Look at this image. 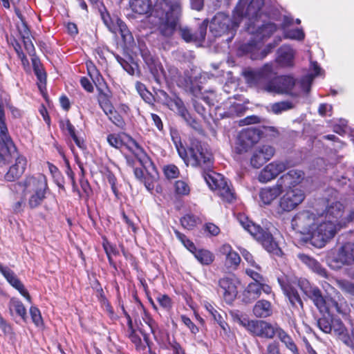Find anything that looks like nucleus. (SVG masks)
Wrapping results in <instances>:
<instances>
[{
    "instance_id": "f257e3e1",
    "label": "nucleus",
    "mask_w": 354,
    "mask_h": 354,
    "mask_svg": "<svg viewBox=\"0 0 354 354\" xmlns=\"http://www.w3.org/2000/svg\"><path fill=\"white\" fill-rule=\"evenodd\" d=\"M152 15L158 19L157 28L159 33L166 38L173 36L182 15L180 0H162L156 3Z\"/></svg>"
},
{
    "instance_id": "f03ea898",
    "label": "nucleus",
    "mask_w": 354,
    "mask_h": 354,
    "mask_svg": "<svg viewBox=\"0 0 354 354\" xmlns=\"http://www.w3.org/2000/svg\"><path fill=\"white\" fill-rule=\"evenodd\" d=\"M188 153L187 164L192 167L200 169L204 179L205 175L214 172L212 170L214 157L207 144L193 139L191 140Z\"/></svg>"
},
{
    "instance_id": "7ed1b4c3",
    "label": "nucleus",
    "mask_w": 354,
    "mask_h": 354,
    "mask_svg": "<svg viewBox=\"0 0 354 354\" xmlns=\"http://www.w3.org/2000/svg\"><path fill=\"white\" fill-rule=\"evenodd\" d=\"M239 220L242 227L259 241L266 251L278 257L282 255V250L268 229H263L244 216H241Z\"/></svg>"
},
{
    "instance_id": "20e7f679",
    "label": "nucleus",
    "mask_w": 354,
    "mask_h": 354,
    "mask_svg": "<svg viewBox=\"0 0 354 354\" xmlns=\"http://www.w3.org/2000/svg\"><path fill=\"white\" fill-rule=\"evenodd\" d=\"M241 21V17H231L224 12L216 13L209 24V31L215 37L230 35L226 41L230 42L234 37Z\"/></svg>"
},
{
    "instance_id": "39448f33",
    "label": "nucleus",
    "mask_w": 354,
    "mask_h": 354,
    "mask_svg": "<svg viewBox=\"0 0 354 354\" xmlns=\"http://www.w3.org/2000/svg\"><path fill=\"white\" fill-rule=\"evenodd\" d=\"M340 228L336 223L324 220L317 224L311 232L310 242L313 246L322 248L335 236Z\"/></svg>"
},
{
    "instance_id": "423d86ee",
    "label": "nucleus",
    "mask_w": 354,
    "mask_h": 354,
    "mask_svg": "<svg viewBox=\"0 0 354 354\" xmlns=\"http://www.w3.org/2000/svg\"><path fill=\"white\" fill-rule=\"evenodd\" d=\"M204 180L211 189L217 192L223 201L230 203L235 199L233 189L221 174L212 172L205 175Z\"/></svg>"
},
{
    "instance_id": "0eeeda50",
    "label": "nucleus",
    "mask_w": 354,
    "mask_h": 354,
    "mask_svg": "<svg viewBox=\"0 0 354 354\" xmlns=\"http://www.w3.org/2000/svg\"><path fill=\"white\" fill-rule=\"evenodd\" d=\"M275 73L272 63H266L259 68L245 71L244 75L248 84L261 87L266 91Z\"/></svg>"
},
{
    "instance_id": "6e6552de",
    "label": "nucleus",
    "mask_w": 354,
    "mask_h": 354,
    "mask_svg": "<svg viewBox=\"0 0 354 354\" xmlns=\"http://www.w3.org/2000/svg\"><path fill=\"white\" fill-rule=\"evenodd\" d=\"M262 131L256 127H248L243 129L237 135L234 151L237 154H243L248 152L261 136Z\"/></svg>"
},
{
    "instance_id": "1a4fd4ad",
    "label": "nucleus",
    "mask_w": 354,
    "mask_h": 354,
    "mask_svg": "<svg viewBox=\"0 0 354 354\" xmlns=\"http://www.w3.org/2000/svg\"><path fill=\"white\" fill-rule=\"evenodd\" d=\"M277 26L272 22H266L261 25L259 20L248 22L246 30L253 36L250 41L263 42L269 39L276 31Z\"/></svg>"
},
{
    "instance_id": "9d476101",
    "label": "nucleus",
    "mask_w": 354,
    "mask_h": 354,
    "mask_svg": "<svg viewBox=\"0 0 354 354\" xmlns=\"http://www.w3.org/2000/svg\"><path fill=\"white\" fill-rule=\"evenodd\" d=\"M304 198L305 194L303 190L298 188L288 189L279 201L278 213L283 214L293 210Z\"/></svg>"
},
{
    "instance_id": "9b49d317",
    "label": "nucleus",
    "mask_w": 354,
    "mask_h": 354,
    "mask_svg": "<svg viewBox=\"0 0 354 354\" xmlns=\"http://www.w3.org/2000/svg\"><path fill=\"white\" fill-rule=\"evenodd\" d=\"M297 286L313 301L315 306L321 313L326 311L327 298L324 297L322 291L318 287L312 286L307 279L301 278L298 279Z\"/></svg>"
},
{
    "instance_id": "f8f14e48",
    "label": "nucleus",
    "mask_w": 354,
    "mask_h": 354,
    "mask_svg": "<svg viewBox=\"0 0 354 354\" xmlns=\"http://www.w3.org/2000/svg\"><path fill=\"white\" fill-rule=\"evenodd\" d=\"M277 281L290 305L295 308H298L299 307L302 308V300L295 287V285H297L298 279L297 281H292L286 275L283 274L278 277Z\"/></svg>"
},
{
    "instance_id": "ddd939ff",
    "label": "nucleus",
    "mask_w": 354,
    "mask_h": 354,
    "mask_svg": "<svg viewBox=\"0 0 354 354\" xmlns=\"http://www.w3.org/2000/svg\"><path fill=\"white\" fill-rule=\"evenodd\" d=\"M0 166L9 163L18 155L17 148L8 134V129H0Z\"/></svg>"
},
{
    "instance_id": "4468645a",
    "label": "nucleus",
    "mask_w": 354,
    "mask_h": 354,
    "mask_svg": "<svg viewBox=\"0 0 354 354\" xmlns=\"http://www.w3.org/2000/svg\"><path fill=\"white\" fill-rule=\"evenodd\" d=\"M22 188L24 194H30L39 189H48L46 178L41 174L27 176L24 180L15 185Z\"/></svg>"
},
{
    "instance_id": "2eb2a0df",
    "label": "nucleus",
    "mask_w": 354,
    "mask_h": 354,
    "mask_svg": "<svg viewBox=\"0 0 354 354\" xmlns=\"http://www.w3.org/2000/svg\"><path fill=\"white\" fill-rule=\"evenodd\" d=\"M295 85V79L289 75H277L275 73L272 81L267 86L266 91L275 93H288Z\"/></svg>"
},
{
    "instance_id": "dca6fc26",
    "label": "nucleus",
    "mask_w": 354,
    "mask_h": 354,
    "mask_svg": "<svg viewBox=\"0 0 354 354\" xmlns=\"http://www.w3.org/2000/svg\"><path fill=\"white\" fill-rule=\"evenodd\" d=\"M262 42H254L249 41L245 44H243L240 46V50L243 53L250 54V58L253 60L263 59L268 54L272 52L276 48L274 44L271 42L268 44L263 49H261V44Z\"/></svg>"
},
{
    "instance_id": "f3484780",
    "label": "nucleus",
    "mask_w": 354,
    "mask_h": 354,
    "mask_svg": "<svg viewBox=\"0 0 354 354\" xmlns=\"http://www.w3.org/2000/svg\"><path fill=\"white\" fill-rule=\"evenodd\" d=\"M262 292L268 295L272 292V288L263 283H250L243 292L242 301L246 304H251L261 296Z\"/></svg>"
},
{
    "instance_id": "a211bd4d",
    "label": "nucleus",
    "mask_w": 354,
    "mask_h": 354,
    "mask_svg": "<svg viewBox=\"0 0 354 354\" xmlns=\"http://www.w3.org/2000/svg\"><path fill=\"white\" fill-rule=\"evenodd\" d=\"M156 96L160 103L166 106L170 110L176 111L178 115L181 111L187 109L183 101L176 93L169 95L164 90H158Z\"/></svg>"
},
{
    "instance_id": "6ab92c4d",
    "label": "nucleus",
    "mask_w": 354,
    "mask_h": 354,
    "mask_svg": "<svg viewBox=\"0 0 354 354\" xmlns=\"http://www.w3.org/2000/svg\"><path fill=\"white\" fill-rule=\"evenodd\" d=\"M279 328L277 324L272 325L266 321L255 320L250 327V334L261 338L272 339L277 335Z\"/></svg>"
},
{
    "instance_id": "aec40b11",
    "label": "nucleus",
    "mask_w": 354,
    "mask_h": 354,
    "mask_svg": "<svg viewBox=\"0 0 354 354\" xmlns=\"http://www.w3.org/2000/svg\"><path fill=\"white\" fill-rule=\"evenodd\" d=\"M287 169V165L282 161H273L267 165L259 173L258 180L261 183H268L274 179Z\"/></svg>"
},
{
    "instance_id": "412c9836",
    "label": "nucleus",
    "mask_w": 354,
    "mask_h": 354,
    "mask_svg": "<svg viewBox=\"0 0 354 354\" xmlns=\"http://www.w3.org/2000/svg\"><path fill=\"white\" fill-rule=\"evenodd\" d=\"M275 149L270 145H262L253 152L250 158L251 165L254 168L261 167L274 155Z\"/></svg>"
},
{
    "instance_id": "4be33fe9",
    "label": "nucleus",
    "mask_w": 354,
    "mask_h": 354,
    "mask_svg": "<svg viewBox=\"0 0 354 354\" xmlns=\"http://www.w3.org/2000/svg\"><path fill=\"white\" fill-rule=\"evenodd\" d=\"M0 272L14 288L17 290L22 296L30 302L31 297L28 292L25 288L22 282L17 277L16 274L10 268L0 263Z\"/></svg>"
},
{
    "instance_id": "5701e85b",
    "label": "nucleus",
    "mask_w": 354,
    "mask_h": 354,
    "mask_svg": "<svg viewBox=\"0 0 354 354\" xmlns=\"http://www.w3.org/2000/svg\"><path fill=\"white\" fill-rule=\"evenodd\" d=\"M315 215L309 211H304L295 215L292 223L304 232L311 235V232L315 227Z\"/></svg>"
},
{
    "instance_id": "b1692460",
    "label": "nucleus",
    "mask_w": 354,
    "mask_h": 354,
    "mask_svg": "<svg viewBox=\"0 0 354 354\" xmlns=\"http://www.w3.org/2000/svg\"><path fill=\"white\" fill-rule=\"evenodd\" d=\"M304 174L302 171L298 169H292L281 176L278 180L277 183L281 185V189H292L299 185L304 179Z\"/></svg>"
},
{
    "instance_id": "393cba45",
    "label": "nucleus",
    "mask_w": 354,
    "mask_h": 354,
    "mask_svg": "<svg viewBox=\"0 0 354 354\" xmlns=\"http://www.w3.org/2000/svg\"><path fill=\"white\" fill-rule=\"evenodd\" d=\"M15 163L12 165L4 176L6 181L13 182L18 179L24 172L26 167V159L21 156H16Z\"/></svg>"
},
{
    "instance_id": "a878e982",
    "label": "nucleus",
    "mask_w": 354,
    "mask_h": 354,
    "mask_svg": "<svg viewBox=\"0 0 354 354\" xmlns=\"http://www.w3.org/2000/svg\"><path fill=\"white\" fill-rule=\"evenodd\" d=\"M141 55L145 63L148 66L150 73L153 77L157 80L160 77V75L163 73V68L161 64L147 49L142 50L141 51Z\"/></svg>"
},
{
    "instance_id": "bb28decb",
    "label": "nucleus",
    "mask_w": 354,
    "mask_h": 354,
    "mask_svg": "<svg viewBox=\"0 0 354 354\" xmlns=\"http://www.w3.org/2000/svg\"><path fill=\"white\" fill-rule=\"evenodd\" d=\"M333 261L337 263V267L342 265H349L354 262V250L349 243L344 244L338 250Z\"/></svg>"
},
{
    "instance_id": "cd10ccee",
    "label": "nucleus",
    "mask_w": 354,
    "mask_h": 354,
    "mask_svg": "<svg viewBox=\"0 0 354 354\" xmlns=\"http://www.w3.org/2000/svg\"><path fill=\"white\" fill-rule=\"evenodd\" d=\"M344 207L339 202H335L327 207L325 210L324 219L328 221H333L337 225L342 227V222L340 221L343 216Z\"/></svg>"
},
{
    "instance_id": "c85d7f7f",
    "label": "nucleus",
    "mask_w": 354,
    "mask_h": 354,
    "mask_svg": "<svg viewBox=\"0 0 354 354\" xmlns=\"http://www.w3.org/2000/svg\"><path fill=\"white\" fill-rule=\"evenodd\" d=\"M218 284L223 290V295L226 302H232L238 292L237 288L233 280L227 277L223 278L219 280Z\"/></svg>"
},
{
    "instance_id": "c756f323",
    "label": "nucleus",
    "mask_w": 354,
    "mask_h": 354,
    "mask_svg": "<svg viewBox=\"0 0 354 354\" xmlns=\"http://www.w3.org/2000/svg\"><path fill=\"white\" fill-rule=\"evenodd\" d=\"M295 52L292 48L283 45L277 50V62L283 67H292L294 65Z\"/></svg>"
},
{
    "instance_id": "7c9ffc66",
    "label": "nucleus",
    "mask_w": 354,
    "mask_h": 354,
    "mask_svg": "<svg viewBox=\"0 0 354 354\" xmlns=\"http://www.w3.org/2000/svg\"><path fill=\"white\" fill-rule=\"evenodd\" d=\"M283 192V190L281 189V185H279L277 182L276 184L272 187L262 188L259 192V197L265 205H270Z\"/></svg>"
},
{
    "instance_id": "2f4dec72",
    "label": "nucleus",
    "mask_w": 354,
    "mask_h": 354,
    "mask_svg": "<svg viewBox=\"0 0 354 354\" xmlns=\"http://www.w3.org/2000/svg\"><path fill=\"white\" fill-rule=\"evenodd\" d=\"M252 311L256 317L266 318L272 315V306L269 301L261 299L256 302Z\"/></svg>"
},
{
    "instance_id": "473e14b6",
    "label": "nucleus",
    "mask_w": 354,
    "mask_h": 354,
    "mask_svg": "<svg viewBox=\"0 0 354 354\" xmlns=\"http://www.w3.org/2000/svg\"><path fill=\"white\" fill-rule=\"evenodd\" d=\"M263 5L264 0L250 1L245 10V16L249 18V22L259 20Z\"/></svg>"
},
{
    "instance_id": "72a5a7b5",
    "label": "nucleus",
    "mask_w": 354,
    "mask_h": 354,
    "mask_svg": "<svg viewBox=\"0 0 354 354\" xmlns=\"http://www.w3.org/2000/svg\"><path fill=\"white\" fill-rule=\"evenodd\" d=\"M129 6L132 11L138 15H145L151 11V0H130Z\"/></svg>"
},
{
    "instance_id": "f704fd0d",
    "label": "nucleus",
    "mask_w": 354,
    "mask_h": 354,
    "mask_svg": "<svg viewBox=\"0 0 354 354\" xmlns=\"http://www.w3.org/2000/svg\"><path fill=\"white\" fill-rule=\"evenodd\" d=\"M117 31L118 30L124 43L126 45H131L134 43V39L131 32L128 29L126 24L120 18L116 17Z\"/></svg>"
},
{
    "instance_id": "c9c22d12",
    "label": "nucleus",
    "mask_w": 354,
    "mask_h": 354,
    "mask_svg": "<svg viewBox=\"0 0 354 354\" xmlns=\"http://www.w3.org/2000/svg\"><path fill=\"white\" fill-rule=\"evenodd\" d=\"M276 335H277L280 341L285 344L286 347L290 351L292 354L299 353L292 338L281 327L278 328Z\"/></svg>"
},
{
    "instance_id": "e433bc0d",
    "label": "nucleus",
    "mask_w": 354,
    "mask_h": 354,
    "mask_svg": "<svg viewBox=\"0 0 354 354\" xmlns=\"http://www.w3.org/2000/svg\"><path fill=\"white\" fill-rule=\"evenodd\" d=\"M8 309L11 315H13V311H15L23 320H26V309L20 300L11 298L8 303Z\"/></svg>"
},
{
    "instance_id": "4c0bfd02",
    "label": "nucleus",
    "mask_w": 354,
    "mask_h": 354,
    "mask_svg": "<svg viewBox=\"0 0 354 354\" xmlns=\"http://www.w3.org/2000/svg\"><path fill=\"white\" fill-rule=\"evenodd\" d=\"M109 120L120 129H125L126 122L122 116L115 109L114 106L104 113Z\"/></svg>"
},
{
    "instance_id": "58836bf2",
    "label": "nucleus",
    "mask_w": 354,
    "mask_h": 354,
    "mask_svg": "<svg viewBox=\"0 0 354 354\" xmlns=\"http://www.w3.org/2000/svg\"><path fill=\"white\" fill-rule=\"evenodd\" d=\"M31 57V62L35 75L41 83H45L46 80V73L44 71L40 59L35 55H32Z\"/></svg>"
},
{
    "instance_id": "ea45409f",
    "label": "nucleus",
    "mask_w": 354,
    "mask_h": 354,
    "mask_svg": "<svg viewBox=\"0 0 354 354\" xmlns=\"http://www.w3.org/2000/svg\"><path fill=\"white\" fill-rule=\"evenodd\" d=\"M98 91V96L97 101L100 106L105 113L109 109L112 108L113 104L111 102V94L110 91H107V92L104 91L102 88L97 86Z\"/></svg>"
},
{
    "instance_id": "a19ab883",
    "label": "nucleus",
    "mask_w": 354,
    "mask_h": 354,
    "mask_svg": "<svg viewBox=\"0 0 354 354\" xmlns=\"http://www.w3.org/2000/svg\"><path fill=\"white\" fill-rule=\"evenodd\" d=\"M193 254L198 261L203 265H209L214 260L213 253L207 250L197 249Z\"/></svg>"
},
{
    "instance_id": "79ce46f5",
    "label": "nucleus",
    "mask_w": 354,
    "mask_h": 354,
    "mask_svg": "<svg viewBox=\"0 0 354 354\" xmlns=\"http://www.w3.org/2000/svg\"><path fill=\"white\" fill-rule=\"evenodd\" d=\"M48 189L39 190L30 193L31 195L28 199V205L30 208L35 209L39 207L46 198V194Z\"/></svg>"
},
{
    "instance_id": "37998d69",
    "label": "nucleus",
    "mask_w": 354,
    "mask_h": 354,
    "mask_svg": "<svg viewBox=\"0 0 354 354\" xmlns=\"http://www.w3.org/2000/svg\"><path fill=\"white\" fill-rule=\"evenodd\" d=\"M131 146H130L129 149L132 151L140 163L149 158L143 148L133 138H131Z\"/></svg>"
},
{
    "instance_id": "c03bdc74",
    "label": "nucleus",
    "mask_w": 354,
    "mask_h": 354,
    "mask_svg": "<svg viewBox=\"0 0 354 354\" xmlns=\"http://www.w3.org/2000/svg\"><path fill=\"white\" fill-rule=\"evenodd\" d=\"M293 107L294 104L292 102L288 100L281 101L272 104L270 105V111L274 114L279 115L284 111L293 109Z\"/></svg>"
},
{
    "instance_id": "a18cd8bd",
    "label": "nucleus",
    "mask_w": 354,
    "mask_h": 354,
    "mask_svg": "<svg viewBox=\"0 0 354 354\" xmlns=\"http://www.w3.org/2000/svg\"><path fill=\"white\" fill-rule=\"evenodd\" d=\"M332 331L337 335L338 338L341 340V337L346 335L348 332L344 323L339 318L332 317V321H330Z\"/></svg>"
},
{
    "instance_id": "49530a36",
    "label": "nucleus",
    "mask_w": 354,
    "mask_h": 354,
    "mask_svg": "<svg viewBox=\"0 0 354 354\" xmlns=\"http://www.w3.org/2000/svg\"><path fill=\"white\" fill-rule=\"evenodd\" d=\"M181 225L188 230H193L199 223L200 219L198 217L192 214H187L180 218Z\"/></svg>"
},
{
    "instance_id": "de8ad7c7",
    "label": "nucleus",
    "mask_w": 354,
    "mask_h": 354,
    "mask_svg": "<svg viewBox=\"0 0 354 354\" xmlns=\"http://www.w3.org/2000/svg\"><path fill=\"white\" fill-rule=\"evenodd\" d=\"M140 165L145 169L148 176L152 179V180H156L158 178V172L157 169L149 157L142 162Z\"/></svg>"
},
{
    "instance_id": "09e8293b",
    "label": "nucleus",
    "mask_w": 354,
    "mask_h": 354,
    "mask_svg": "<svg viewBox=\"0 0 354 354\" xmlns=\"http://www.w3.org/2000/svg\"><path fill=\"white\" fill-rule=\"evenodd\" d=\"M179 116L182 118L184 120V121L187 123V124L191 127L192 129L197 131L201 129V126L199 122L196 118L192 117V115L189 112L187 109H186L183 111H181Z\"/></svg>"
},
{
    "instance_id": "8fccbe9b",
    "label": "nucleus",
    "mask_w": 354,
    "mask_h": 354,
    "mask_svg": "<svg viewBox=\"0 0 354 354\" xmlns=\"http://www.w3.org/2000/svg\"><path fill=\"white\" fill-rule=\"evenodd\" d=\"M8 93L0 87V129L6 130V125L4 122V106L8 102Z\"/></svg>"
},
{
    "instance_id": "3c124183",
    "label": "nucleus",
    "mask_w": 354,
    "mask_h": 354,
    "mask_svg": "<svg viewBox=\"0 0 354 354\" xmlns=\"http://www.w3.org/2000/svg\"><path fill=\"white\" fill-rule=\"evenodd\" d=\"M104 10H100L101 18L105 24V26L108 28V29L113 33L117 32V23L115 21L113 18L110 16V14L106 11V8H104Z\"/></svg>"
},
{
    "instance_id": "603ef678",
    "label": "nucleus",
    "mask_w": 354,
    "mask_h": 354,
    "mask_svg": "<svg viewBox=\"0 0 354 354\" xmlns=\"http://www.w3.org/2000/svg\"><path fill=\"white\" fill-rule=\"evenodd\" d=\"M326 310L324 311V313H328L330 314V311L336 312L339 314H344V310L343 308V304L342 303H339L335 299L330 297L327 298L326 301Z\"/></svg>"
},
{
    "instance_id": "864d4df0",
    "label": "nucleus",
    "mask_w": 354,
    "mask_h": 354,
    "mask_svg": "<svg viewBox=\"0 0 354 354\" xmlns=\"http://www.w3.org/2000/svg\"><path fill=\"white\" fill-rule=\"evenodd\" d=\"M136 88L145 102L149 104L152 103L153 96L151 93L147 89V87L144 84L137 82L136 84Z\"/></svg>"
},
{
    "instance_id": "5fc2aeb1",
    "label": "nucleus",
    "mask_w": 354,
    "mask_h": 354,
    "mask_svg": "<svg viewBox=\"0 0 354 354\" xmlns=\"http://www.w3.org/2000/svg\"><path fill=\"white\" fill-rule=\"evenodd\" d=\"M332 317L333 316H331L330 314H328V316L323 315L317 321V326L322 331L325 333H330L332 332L330 324Z\"/></svg>"
},
{
    "instance_id": "6e6d98bb",
    "label": "nucleus",
    "mask_w": 354,
    "mask_h": 354,
    "mask_svg": "<svg viewBox=\"0 0 354 354\" xmlns=\"http://www.w3.org/2000/svg\"><path fill=\"white\" fill-rule=\"evenodd\" d=\"M185 82L186 90L192 94L194 97L198 98V96L201 94L202 87L198 85L196 81H193L190 77H189L187 80H185Z\"/></svg>"
},
{
    "instance_id": "4d7b16f0",
    "label": "nucleus",
    "mask_w": 354,
    "mask_h": 354,
    "mask_svg": "<svg viewBox=\"0 0 354 354\" xmlns=\"http://www.w3.org/2000/svg\"><path fill=\"white\" fill-rule=\"evenodd\" d=\"M208 26V21L207 19L201 22L198 26V30L194 32L195 41H203L205 39L207 28Z\"/></svg>"
},
{
    "instance_id": "13d9d810",
    "label": "nucleus",
    "mask_w": 354,
    "mask_h": 354,
    "mask_svg": "<svg viewBox=\"0 0 354 354\" xmlns=\"http://www.w3.org/2000/svg\"><path fill=\"white\" fill-rule=\"evenodd\" d=\"M240 262L241 257L239 254L234 250L226 257V265L228 267L236 268Z\"/></svg>"
},
{
    "instance_id": "bf43d9fd",
    "label": "nucleus",
    "mask_w": 354,
    "mask_h": 354,
    "mask_svg": "<svg viewBox=\"0 0 354 354\" xmlns=\"http://www.w3.org/2000/svg\"><path fill=\"white\" fill-rule=\"evenodd\" d=\"M163 172L167 179H174L178 177V168L174 165H169L164 167Z\"/></svg>"
},
{
    "instance_id": "052dcab7",
    "label": "nucleus",
    "mask_w": 354,
    "mask_h": 354,
    "mask_svg": "<svg viewBox=\"0 0 354 354\" xmlns=\"http://www.w3.org/2000/svg\"><path fill=\"white\" fill-rule=\"evenodd\" d=\"M30 314L32 322L37 326H40L43 324V319L40 310L38 308L35 306H31L30 308Z\"/></svg>"
},
{
    "instance_id": "680f3d73",
    "label": "nucleus",
    "mask_w": 354,
    "mask_h": 354,
    "mask_svg": "<svg viewBox=\"0 0 354 354\" xmlns=\"http://www.w3.org/2000/svg\"><path fill=\"white\" fill-rule=\"evenodd\" d=\"M106 178L108 183L110 184V185L111 187V189H112L114 195L115 196V197L119 198V192L116 187L117 178L115 177V176L114 175V174L111 171H108L106 173Z\"/></svg>"
},
{
    "instance_id": "e2e57ef3",
    "label": "nucleus",
    "mask_w": 354,
    "mask_h": 354,
    "mask_svg": "<svg viewBox=\"0 0 354 354\" xmlns=\"http://www.w3.org/2000/svg\"><path fill=\"white\" fill-rule=\"evenodd\" d=\"M341 341L349 347L354 354V328L351 333L347 332L345 335L341 337Z\"/></svg>"
},
{
    "instance_id": "0e129e2a",
    "label": "nucleus",
    "mask_w": 354,
    "mask_h": 354,
    "mask_svg": "<svg viewBox=\"0 0 354 354\" xmlns=\"http://www.w3.org/2000/svg\"><path fill=\"white\" fill-rule=\"evenodd\" d=\"M286 37L292 39H297L299 41L304 40L305 34L302 29L296 28L288 30L286 33Z\"/></svg>"
},
{
    "instance_id": "69168bd1",
    "label": "nucleus",
    "mask_w": 354,
    "mask_h": 354,
    "mask_svg": "<svg viewBox=\"0 0 354 354\" xmlns=\"http://www.w3.org/2000/svg\"><path fill=\"white\" fill-rule=\"evenodd\" d=\"M156 299L160 306L165 309H170L172 307L171 299L167 295L159 294Z\"/></svg>"
},
{
    "instance_id": "338daca9",
    "label": "nucleus",
    "mask_w": 354,
    "mask_h": 354,
    "mask_svg": "<svg viewBox=\"0 0 354 354\" xmlns=\"http://www.w3.org/2000/svg\"><path fill=\"white\" fill-rule=\"evenodd\" d=\"M175 190L178 194L187 195L189 193L188 185L183 180H177L175 183Z\"/></svg>"
},
{
    "instance_id": "774afa93",
    "label": "nucleus",
    "mask_w": 354,
    "mask_h": 354,
    "mask_svg": "<svg viewBox=\"0 0 354 354\" xmlns=\"http://www.w3.org/2000/svg\"><path fill=\"white\" fill-rule=\"evenodd\" d=\"M339 288L344 292L354 296V283L346 280L338 282Z\"/></svg>"
}]
</instances>
